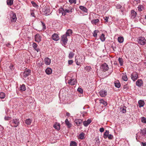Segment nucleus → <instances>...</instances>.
I'll list each match as a JSON object with an SVG mask.
<instances>
[{
	"instance_id": "nucleus-55",
	"label": "nucleus",
	"mask_w": 146,
	"mask_h": 146,
	"mask_svg": "<svg viewBox=\"0 0 146 146\" xmlns=\"http://www.w3.org/2000/svg\"><path fill=\"white\" fill-rule=\"evenodd\" d=\"M109 19V17H105L104 18V19L106 21V22H108Z\"/></svg>"
},
{
	"instance_id": "nucleus-1",
	"label": "nucleus",
	"mask_w": 146,
	"mask_h": 146,
	"mask_svg": "<svg viewBox=\"0 0 146 146\" xmlns=\"http://www.w3.org/2000/svg\"><path fill=\"white\" fill-rule=\"evenodd\" d=\"M85 56H84L79 55L75 58V61L77 65H80V64L82 63L84 61Z\"/></svg>"
},
{
	"instance_id": "nucleus-18",
	"label": "nucleus",
	"mask_w": 146,
	"mask_h": 146,
	"mask_svg": "<svg viewBox=\"0 0 146 146\" xmlns=\"http://www.w3.org/2000/svg\"><path fill=\"white\" fill-rule=\"evenodd\" d=\"M58 12L59 13H61L62 15L64 16L66 15V13L65 10L61 8L59 9L58 10Z\"/></svg>"
},
{
	"instance_id": "nucleus-34",
	"label": "nucleus",
	"mask_w": 146,
	"mask_h": 146,
	"mask_svg": "<svg viewBox=\"0 0 146 146\" xmlns=\"http://www.w3.org/2000/svg\"><path fill=\"white\" fill-rule=\"evenodd\" d=\"M75 55V53L72 52H70L69 55H68V58L69 59H72V58Z\"/></svg>"
},
{
	"instance_id": "nucleus-61",
	"label": "nucleus",
	"mask_w": 146,
	"mask_h": 146,
	"mask_svg": "<svg viewBox=\"0 0 146 146\" xmlns=\"http://www.w3.org/2000/svg\"><path fill=\"white\" fill-rule=\"evenodd\" d=\"M104 129L103 127L101 128L100 129V131L101 132H104Z\"/></svg>"
},
{
	"instance_id": "nucleus-45",
	"label": "nucleus",
	"mask_w": 146,
	"mask_h": 146,
	"mask_svg": "<svg viewBox=\"0 0 146 146\" xmlns=\"http://www.w3.org/2000/svg\"><path fill=\"white\" fill-rule=\"evenodd\" d=\"M138 9L139 11H141L143 9V6L142 5H139L138 7Z\"/></svg>"
},
{
	"instance_id": "nucleus-15",
	"label": "nucleus",
	"mask_w": 146,
	"mask_h": 146,
	"mask_svg": "<svg viewBox=\"0 0 146 146\" xmlns=\"http://www.w3.org/2000/svg\"><path fill=\"white\" fill-rule=\"evenodd\" d=\"M44 61L46 65H49L51 63V59L48 57H46L44 59Z\"/></svg>"
},
{
	"instance_id": "nucleus-64",
	"label": "nucleus",
	"mask_w": 146,
	"mask_h": 146,
	"mask_svg": "<svg viewBox=\"0 0 146 146\" xmlns=\"http://www.w3.org/2000/svg\"><path fill=\"white\" fill-rule=\"evenodd\" d=\"M135 1H136L137 3H139L140 2V0H135Z\"/></svg>"
},
{
	"instance_id": "nucleus-46",
	"label": "nucleus",
	"mask_w": 146,
	"mask_h": 146,
	"mask_svg": "<svg viewBox=\"0 0 146 146\" xmlns=\"http://www.w3.org/2000/svg\"><path fill=\"white\" fill-rule=\"evenodd\" d=\"M141 120L142 123L146 124V118L144 117H141Z\"/></svg>"
},
{
	"instance_id": "nucleus-62",
	"label": "nucleus",
	"mask_w": 146,
	"mask_h": 146,
	"mask_svg": "<svg viewBox=\"0 0 146 146\" xmlns=\"http://www.w3.org/2000/svg\"><path fill=\"white\" fill-rule=\"evenodd\" d=\"M31 16L32 17H35V14L33 12H32L31 13Z\"/></svg>"
},
{
	"instance_id": "nucleus-3",
	"label": "nucleus",
	"mask_w": 146,
	"mask_h": 146,
	"mask_svg": "<svg viewBox=\"0 0 146 146\" xmlns=\"http://www.w3.org/2000/svg\"><path fill=\"white\" fill-rule=\"evenodd\" d=\"M10 20L12 23L15 22L17 20L16 15L15 13L12 12L10 13Z\"/></svg>"
},
{
	"instance_id": "nucleus-16",
	"label": "nucleus",
	"mask_w": 146,
	"mask_h": 146,
	"mask_svg": "<svg viewBox=\"0 0 146 146\" xmlns=\"http://www.w3.org/2000/svg\"><path fill=\"white\" fill-rule=\"evenodd\" d=\"M121 77L122 80L125 81H126L128 80V78L126 73L124 72L122 73Z\"/></svg>"
},
{
	"instance_id": "nucleus-42",
	"label": "nucleus",
	"mask_w": 146,
	"mask_h": 146,
	"mask_svg": "<svg viewBox=\"0 0 146 146\" xmlns=\"http://www.w3.org/2000/svg\"><path fill=\"white\" fill-rule=\"evenodd\" d=\"M5 96V93L3 92H1L0 93V98L2 99L4 98Z\"/></svg>"
},
{
	"instance_id": "nucleus-20",
	"label": "nucleus",
	"mask_w": 146,
	"mask_h": 146,
	"mask_svg": "<svg viewBox=\"0 0 146 146\" xmlns=\"http://www.w3.org/2000/svg\"><path fill=\"white\" fill-rule=\"evenodd\" d=\"M136 85L139 87L141 86L143 84V81L141 79H138L136 82Z\"/></svg>"
},
{
	"instance_id": "nucleus-56",
	"label": "nucleus",
	"mask_w": 146,
	"mask_h": 146,
	"mask_svg": "<svg viewBox=\"0 0 146 146\" xmlns=\"http://www.w3.org/2000/svg\"><path fill=\"white\" fill-rule=\"evenodd\" d=\"M41 23H42V25L43 26V29L44 30L45 29H46V26L45 25V24L42 22H41Z\"/></svg>"
},
{
	"instance_id": "nucleus-26",
	"label": "nucleus",
	"mask_w": 146,
	"mask_h": 146,
	"mask_svg": "<svg viewBox=\"0 0 146 146\" xmlns=\"http://www.w3.org/2000/svg\"><path fill=\"white\" fill-rule=\"evenodd\" d=\"M99 102L100 104H102L105 106L107 105V102L102 99H100L99 100Z\"/></svg>"
},
{
	"instance_id": "nucleus-38",
	"label": "nucleus",
	"mask_w": 146,
	"mask_h": 146,
	"mask_svg": "<svg viewBox=\"0 0 146 146\" xmlns=\"http://www.w3.org/2000/svg\"><path fill=\"white\" fill-rule=\"evenodd\" d=\"M31 3H32L33 6L34 7L36 8H38V6L34 1H32L31 2Z\"/></svg>"
},
{
	"instance_id": "nucleus-8",
	"label": "nucleus",
	"mask_w": 146,
	"mask_h": 146,
	"mask_svg": "<svg viewBox=\"0 0 146 146\" xmlns=\"http://www.w3.org/2000/svg\"><path fill=\"white\" fill-rule=\"evenodd\" d=\"M67 36L66 35H64L61 36V40L63 43L65 45L66 44L68 41V39Z\"/></svg>"
},
{
	"instance_id": "nucleus-22",
	"label": "nucleus",
	"mask_w": 146,
	"mask_h": 146,
	"mask_svg": "<svg viewBox=\"0 0 146 146\" xmlns=\"http://www.w3.org/2000/svg\"><path fill=\"white\" fill-rule=\"evenodd\" d=\"M138 103L139 104V108L143 107L145 104L144 101L143 100H141L139 101Z\"/></svg>"
},
{
	"instance_id": "nucleus-4",
	"label": "nucleus",
	"mask_w": 146,
	"mask_h": 146,
	"mask_svg": "<svg viewBox=\"0 0 146 146\" xmlns=\"http://www.w3.org/2000/svg\"><path fill=\"white\" fill-rule=\"evenodd\" d=\"M146 39L144 37H139L138 38V43L141 45H144L146 43Z\"/></svg>"
},
{
	"instance_id": "nucleus-24",
	"label": "nucleus",
	"mask_w": 146,
	"mask_h": 146,
	"mask_svg": "<svg viewBox=\"0 0 146 146\" xmlns=\"http://www.w3.org/2000/svg\"><path fill=\"white\" fill-rule=\"evenodd\" d=\"M45 72L48 75L51 74L52 72V69L50 68H48L45 70Z\"/></svg>"
},
{
	"instance_id": "nucleus-36",
	"label": "nucleus",
	"mask_w": 146,
	"mask_h": 146,
	"mask_svg": "<svg viewBox=\"0 0 146 146\" xmlns=\"http://www.w3.org/2000/svg\"><path fill=\"white\" fill-rule=\"evenodd\" d=\"M32 122V120L30 119H28L25 121V123L27 125H30L31 124Z\"/></svg>"
},
{
	"instance_id": "nucleus-30",
	"label": "nucleus",
	"mask_w": 146,
	"mask_h": 146,
	"mask_svg": "<svg viewBox=\"0 0 146 146\" xmlns=\"http://www.w3.org/2000/svg\"><path fill=\"white\" fill-rule=\"evenodd\" d=\"M72 33V31L70 29L68 30L66 32V35L67 36H70Z\"/></svg>"
},
{
	"instance_id": "nucleus-58",
	"label": "nucleus",
	"mask_w": 146,
	"mask_h": 146,
	"mask_svg": "<svg viewBox=\"0 0 146 146\" xmlns=\"http://www.w3.org/2000/svg\"><path fill=\"white\" fill-rule=\"evenodd\" d=\"M121 7V6L120 4H118L116 6L117 9H120Z\"/></svg>"
},
{
	"instance_id": "nucleus-13",
	"label": "nucleus",
	"mask_w": 146,
	"mask_h": 146,
	"mask_svg": "<svg viewBox=\"0 0 146 146\" xmlns=\"http://www.w3.org/2000/svg\"><path fill=\"white\" fill-rule=\"evenodd\" d=\"M92 121L90 119H88L87 121L83 122V124L85 127H87L91 122Z\"/></svg>"
},
{
	"instance_id": "nucleus-6",
	"label": "nucleus",
	"mask_w": 146,
	"mask_h": 146,
	"mask_svg": "<svg viewBox=\"0 0 146 146\" xmlns=\"http://www.w3.org/2000/svg\"><path fill=\"white\" fill-rule=\"evenodd\" d=\"M131 79L133 81H135L137 79L138 77V75L137 73L136 72H133L131 75Z\"/></svg>"
},
{
	"instance_id": "nucleus-53",
	"label": "nucleus",
	"mask_w": 146,
	"mask_h": 146,
	"mask_svg": "<svg viewBox=\"0 0 146 146\" xmlns=\"http://www.w3.org/2000/svg\"><path fill=\"white\" fill-rule=\"evenodd\" d=\"M113 137V135L111 134H109L108 138L109 139H112Z\"/></svg>"
},
{
	"instance_id": "nucleus-59",
	"label": "nucleus",
	"mask_w": 146,
	"mask_h": 146,
	"mask_svg": "<svg viewBox=\"0 0 146 146\" xmlns=\"http://www.w3.org/2000/svg\"><path fill=\"white\" fill-rule=\"evenodd\" d=\"M141 143L142 146H146V142H142Z\"/></svg>"
},
{
	"instance_id": "nucleus-37",
	"label": "nucleus",
	"mask_w": 146,
	"mask_h": 146,
	"mask_svg": "<svg viewBox=\"0 0 146 146\" xmlns=\"http://www.w3.org/2000/svg\"><path fill=\"white\" fill-rule=\"evenodd\" d=\"M124 40V38L123 37L119 36L118 38V41L119 43H122Z\"/></svg>"
},
{
	"instance_id": "nucleus-21",
	"label": "nucleus",
	"mask_w": 146,
	"mask_h": 146,
	"mask_svg": "<svg viewBox=\"0 0 146 146\" xmlns=\"http://www.w3.org/2000/svg\"><path fill=\"white\" fill-rule=\"evenodd\" d=\"M13 123L15 125L14 127H16L19 125V119H16L13 120Z\"/></svg>"
},
{
	"instance_id": "nucleus-7",
	"label": "nucleus",
	"mask_w": 146,
	"mask_h": 146,
	"mask_svg": "<svg viewBox=\"0 0 146 146\" xmlns=\"http://www.w3.org/2000/svg\"><path fill=\"white\" fill-rule=\"evenodd\" d=\"M77 83V81L75 79L71 78L68 80V83L71 85H74Z\"/></svg>"
},
{
	"instance_id": "nucleus-54",
	"label": "nucleus",
	"mask_w": 146,
	"mask_h": 146,
	"mask_svg": "<svg viewBox=\"0 0 146 146\" xmlns=\"http://www.w3.org/2000/svg\"><path fill=\"white\" fill-rule=\"evenodd\" d=\"M76 0H69V2L71 3H74L76 4Z\"/></svg>"
},
{
	"instance_id": "nucleus-25",
	"label": "nucleus",
	"mask_w": 146,
	"mask_h": 146,
	"mask_svg": "<svg viewBox=\"0 0 146 146\" xmlns=\"http://www.w3.org/2000/svg\"><path fill=\"white\" fill-rule=\"evenodd\" d=\"M54 128L57 130L60 129V125L59 123H56L54 125Z\"/></svg>"
},
{
	"instance_id": "nucleus-47",
	"label": "nucleus",
	"mask_w": 146,
	"mask_h": 146,
	"mask_svg": "<svg viewBox=\"0 0 146 146\" xmlns=\"http://www.w3.org/2000/svg\"><path fill=\"white\" fill-rule=\"evenodd\" d=\"M91 69H92V68H91V67L90 66H86L85 68V69L86 71H87L88 72L90 71L91 70Z\"/></svg>"
},
{
	"instance_id": "nucleus-12",
	"label": "nucleus",
	"mask_w": 146,
	"mask_h": 146,
	"mask_svg": "<svg viewBox=\"0 0 146 146\" xmlns=\"http://www.w3.org/2000/svg\"><path fill=\"white\" fill-rule=\"evenodd\" d=\"M52 38L53 40L56 41H58L59 39L58 35L56 33H54L52 35Z\"/></svg>"
},
{
	"instance_id": "nucleus-10",
	"label": "nucleus",
	"mask_w": 146,
	"mask_h": 146,
	"mask_svg": "<svg viewBox=\"0 0 146 146\" xmlns=\"http://www.w3.org/2000/svg\"><path fill=\"white\" fill-rule=\"evenodd\" d=\"M31 73V70L28 69L24 71L23 73V76L24 78H26L30 75Z\"/></svg>"
},
{
	"instance_id": "nucleus-32",
	"label": "nucleus",
	"mask_w": 146,
	"mask_h": 146,
	"mask_svg": "<svg viewBox=\"0 0 146 146\" xmlns=\"http://www.w3.org/2000/svg\"><path fill=\"white\" fill-rule=\"evenodd\" d=\"M109 134V131L108 130H106L104 132V134L103 137L104 138L106 139L108 138V137Z\"/></svg>"
},
{
	"instance_id": "nucleus-40",
	"label": "nucleus",
	"mask_w": 146,
	"mask_h": 146,
	"mask_svg": "<svg viewBox=\"0 0 146 146\" xmlns=\"http://www.w3.org/2000/svg\"><path fill=\"white\" fill-rule=\"evenodd\" d=\"M7 4L9 5H11L13 3V0H7Z\"/></svg>"
},
{
	"instance_id": "nucleus-19",
	"label": "nucleus",
	"mask_w": 146,
	"mask_h": 146,
	"mask_svg": "<svg viewBox=\"0 0 146 146\" xmlns=\"http://www.w3.org/2000/svg\"><path fill=\"white\" fill-rule=\"evenodd\" d=\"M137 15L136 12L132 10L131 11V19H133L135 18Z\"/></svg>"
},
{
	"instance_id": "nucleus-9",
	"label": "nucleus",
	"mask_w": 146,
	"mask_h": 146,
	"mask_svg": "<svg viewBox=\"0 0 146 146\" xmlns=\"http://www.w3.org/2000/svg\"><path fill=\"white\" fill-rule=\"evenodd\" d=\"M35 41L38 43L39 42L41 41V37L39 34H37L35 36Z\"/></svg>"
},
{
	"instance_id": "nucleus-50",
	"label": "nucleus",
	"mask_w": 146,
	"mask_h": 146,
	"mask_svg": "<svg viewBox=\"0 0 146 146\" xmlns=\"http://www.w3.org/2000/svg\"><path fill=\"white\" fill-rule=\"evenodd\" d=\"M96 14H91L90 15V17H89V19L90 20H91L92 19H94V18H92V17L95 16Z\"/></svg>"
},
{
	"instance_id": "nucleus-2",
	"label": "nucleus",
	"mask_w": 146,
	"mask_h": 146,
	"mask_svg": "<svg viewBox=\"0 0 146 146\" xmlns=\"http://www.w3.org/2000/svg\"><path fill=\"white\" fill-rule=\"evenodd\" d=\"M42 9V12L44 15H48L50 14V9L48 6H44Z\"/></svg>"
},
{
	"instance_id": "nucleus-49",
	"label": "nucleus",
	"mask_w": 146,
	"mask_h": 146,
	"mask_svg": "<svg viewBox=\"0 0 146 146\" xmlns=\"http://www.w3.org/2000/svg\"><path fill=\"white\" fill-rule=\"evenodd\" d=\"M118 61L120 63L121 66H122L123 64V61L122 58H119L118 59Z\"/></svg>"
},
{
	"instance_id": "nucleus-39",
	"label": "nucleus",
	"mask_w": 146,
	"mask_h": 146,
	"mask_svg": "<svg viewBox=\"0 0 146 146\" xmlns=\"http://www.w3.org/2000/svg\"><path fill=\"white\" fill-rule=\"evenodd\" d=\"M115 86L117 88H119L120 87V84L118 81L114 83Z\"/></svg>"
},
{
	"instance_id": "nucleus-43",
	"label": "nucleus",
	"mask_w": 146,
	"mask_h": 146,
	"mask_svg": "<svg viewBox=\"0 0 146 146\" xmlns=\"http://www.w3.org/2000/svg\"><path fill=\"white\" fill-rule=\"evenodd\" d=\"M99 31L97 30H95L94 31L93 33V36L95 37H96L97 36V33Z\"/></svg>"
},
{
	"instance_id": "nucleus-60",
	"label": "nucleus",
	"mask_w": 146,
	"mask_h": 146,
	"mask_svg": "<svg viewBox=\"0 0 146 146\" xmlns=\"http://www.w3.org/2000/svg\"><path fill=\"white\" fill-rule=\"evenodd\" d=\"M73 63V61L72 60H69L68 61V64H72Z\"/></svg>"
},
{
	"instance_id": "nucleus-23",
	"label": "nucleus",
	"mask_w": 146,
	"mask_h": 146,
	"mask_svg": "<svg viewBox=\"0 0 146 146\" xmlns=\"http://www.w3.org/2000/svg\"><path fill=\"white\" fill-rule=\"evenodd\" d=\"M74 10V7H69L68 9H66L65 10V11H66V12L70 13L72 12Z\"/></svg>"
},
{
	"instance_id": "nucleus-51",
	"label": "nucleus",
	"mask_w": 146,
	"mask_h": 146,
	"mask_svg": "<svg viewBox=\"0 0 146 146\" xmlns=\"http://www.w3.org/2000/svg\"><path fill=\"white\" fill-rule=\"evenodd\" d=\"M141 133L143 135H145L146 134V129H143L141 131Z\"/></svg>"
},
{
	"instance_id": "nucleus-33",
	"label": "nucleus",
	"mask_w": 146,
	"mask_h": 146,
	"mask_svg": "<svg viewBox=\"0 0 146 146\" xmlns=\"http://www.w3.org/2000/svg\"><path fill=\"white\" fill-rule=\"evenodd\" d=\"M84 135L85 134L83 132H82L79 135L78 138L81 139H83L85 138Z\"/></svg>"
},
{
	"instance_id": "nucleus-48",
	"label": "nucleus",
	"mask_w": 146,
	"mask_h": 146,
	"mask_svg": "<svg viewBox=\"0 0 146 146\" xmlns=\"http://www.w3.org/2000/svg\"><path fill=\"white\" fill-rule=\"evenodd\" d=\"M95 140L96 141V143L97 145H99L100 143V141L99 138L98 137H96V138H95Z\"/></svg>"
},
{
	"instance_id": "nucleus-35",
	"label": "nucleus",
	"mask_w": 146,
	"mask_h": 146,
	"mask_svg": "<svg viewBox=\"0 0 146 146\" xmlns=\"http://www.w3.org/2000/svg\"><path fill=\"white\" fill-rule=\"evenodd\" d=\"M126 108L125 106H123L120 109V111L122 113H125L126 112Z\"/></svg>"
},
{
	"instance_id": "nucleus-11",
	"label": "nucleus",
	"mask_w": 146,
	"mask_h": 146,
	"mask_svg": "<svg viewBox=\"0 0 146 146\" xmlns=\"http://www.w3.org/2000/svg\"><path fill=\"white\" fill-rule=\"evenodd\" d=\"M99 94L102 97H105L107 94V92L104 90H101L99 92Z\"/></svg>"
},
{
	"instance_id": "nucleus-57",
	"label": "nucleus",
	"mask_w": 146,
	"mask_h": 146,
	"mask_svg": "<svg viewBox=\"0 0 146 146\" xmlns=\"http://www.w3.org/2000/svg\"><path fill=\"white\" fill-rule=\"evenodd\" d=\"M4 119L6 120H9L10 119L11 117H5Z\"/></svg>"
},
{
	"instance_id": "nucleus-44",
	"label": "nucleus",
	"mask_w": 146,
	"mask_h": 146,
	"mask_svg": "<svg viewBox=\"0 0 146 146\" xmlns=\"http://www.w3.org/2000/svg\"><path fill=\"white\" fill-rule=\"evenodd\" d=\"M70 146H77V143L74 141H72L70 144Z\"/></svg>"
},
{
	"instance_id": "nucleus-63",
	"label": "nucleus",
	"mask_w": 146,
	"mask_h": 146,
	"mask_svg": "<svg viewBox=\"0 0 146 146\" xmlns=\"http://www.w3.org/2000/svg\"><path fill=\"white\" fill-rule=\"evenodd\" d=\"M66 115L67 116L69 117L70 115V114L68 112H66Z\"/></svg>"
},
{
	"instance_id": "nucleus-14",
	"label": "nucleus",
	"mask_w": 146,
	"mask_h": 146,
	"mask_svg": "<svg viewBox=\"0 0 146 146\" xmlns=\"http://www.w3.org/2000/svg\"><path fill=\"white\" fill-rule=\"evenodd\" d=\"M74 122L78 126H80L82 123V120L80 119H76L74 121Z\"/></svg>"
},
{
	"instance_id": "nucleus-5",
	"label": "nucleus",
	"mask_w": 146,
	"mask_h": 146,
	"mask_svg": "<svg viewBox=\"0 0 146 146\" xmlns=\"http://www.w3.org/2000/svg\"><path fill=\"white\" fill-rule=\"evenodd\" d=\"M100 68L102 71L106 72L108 70L109 67L107 64L106 63H104L102 64L100 66Z\"/></svg>"
},
{
	"instance_id": "nucleus-27",
	"label": "nucleus",
	"mask_w": 146,
	"mask_h": 146,
	"mask_svg": "<svg viewBox=\"0 0 146 146\" xmlns=\"http://www.w3.org/2000/svg\"><path fill=\"white\" fill-rule=\"evenodd\" d=\"M65 123L68 128H70L72 127V124L68 121V119H66L65 121Z\"/></svg>"
},
{
	"instance_id": "nucleus-29",
	"label": "nucleus",
	"mask_w": 146,
	"mask_h": 146,
	"mask_svg": "<svg viewBox=\"0 0 146 146\" xmlns=\"http://www.w3.org/2000/svg\"><path fill=\"white\" fill-rule=\"evenodd\" d=\"M79 8L80 10L84 12L87 13L88 11V9L86 7L83 6H80L79 7Z\"/></svg>"
},
{
	"instance_id": "nucleus-28",
	"label": "nucleus",
	"mask_w": 146,
	"mask_h": 146,
	"mask_svg": "<svg viewBox=\"0 0 146 146\" xmlns=\"http://www.w3.org/2000/svg\"><path fill=\"white\" fill-rule=\"evenodd\" d=\"M26 90V88L25 85L24 84H23L20 86V90L21 92L25 91Z\"/></svg>"
},
{
	"instance_id": "nucleus-31",
	"label": "nucleus",
	"mask_w": 146,
	"mask_h": 146,
	"mask_svg": "<svg viewBox=\"0 0 146 146\" xmlns=\"http://www.w3.org/2000/svg\"><path fill=\"white\" fill-rule=\"evenodd\" d=\"M99 21V20L98 19H92L91 21V22L92 24L96 25L97 23Z\"/></svg>"
},
{
	"instance_id": "nucleus-17",
	"label": "nucleus",
	"mask_w": 146,
	"mask_h": 146,
	"mask_svg": "<svg viewBox=\"0 0 146 146\" xmlns=\"http://www.w3.org/2000/svg\"><path fill=\"white\" fill-rule=\"evenodd\" d=\"M32 46L35 50H36L37 52H40V49L39 48H37L38 45L35 42L33 43Z\"/></svg>"
},
{
	"instance_id": "nucleus-41",
	"label": "nucleus",
	"mask_w": 146,
	"mask_h": 146,
	"mask_svg": "<svg viewBox=\"0 0 146 146\" xmlns=\"http://www.w3.org/2000/svg\"><path fill=\"white\" fill-rule=\"evenodd\" d=\"M100 38L102 41L104 42V41L105 40L104 35L103 34H102L100 36Z\"/></svg>"
},
{
	"instance_id": "nucleus-52",
	"label": "nucleus",
	"mask_w": 146,
	"mask_h": 146,
	"mask_svg": "<svg viewBox=\"0 0 146 146\" xmlns=\"http://www.w3.org/2000/svg\"><path fill=\"white\" fill-rule=\"evenodd\" d=\"M77 90L78 92H79L80 93H82L83 92V90L80 88H78L77 89Z\"/></svg>"
}]
</instances>
